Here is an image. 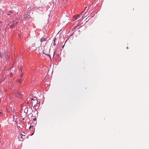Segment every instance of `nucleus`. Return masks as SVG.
I'll list each match as a JSON object with an SVG mask.
<instances>
[{
    "label": "nucleus",
    "mask_w": 149,
    "mask_h": 149,
    "mask_svg": "<svg viewBox=\"0 0 149 149\" xmlns=\"http://www.w3.org/2000/svg\"><path fill=\"white\" fill-rule=\"evenodd\" d=\"M36 47L37 48L38 47V52L39 53H40L41 52H43L44 54H45V55H48V52H49V49L48 50L46 51L45 50V49H47V47L46 46H45L44 47H43L42 46L41 47H38V46H36Z\"/></svg>",
    "instance_id": "f257e3e1"
},
{
    "label": "nucleus",
    "mask_w": 149,
    "mask_h": 149,
    "mask_svg": "<svg viewBox=\"0 0 149 149\" xmlns=\"http://www.w3.org/2000/svg\"><path fill=\"white\" fill-rule=\"evenodd\" d=\"M14 16V14L13 13H10L7 14V17L9 18H12Z\"/></svg>",
    "instance_id": "f03ea898"
},
{
    "label": "nucleus",
    "mask_w": 149,
    "mask_h": 149,
    "mask_svg": "<svg viewBox=\"0 0 149 149\" xmlns=\"http://www.w3.org/2000/svg\"><path fill=\"white\" fill-rule=\"evenodd\" d=\"M47 40V38H42L40 39L41 42H42L44 41H46Z\"/></svg>",
    "instance_id": "7ed1b4c3"
},
{
    "label": "nucleus",
    "mask_w": 149,
    "mask_h": 149,
    "mask_svg": "<svg viewBox=\"0 0 149 149\" xmlns=\"http://www.w3.org/2000/svg\"><path fill=\"white\" fill-rule=\"evenodd\" d=\"M18 95H17L18 97H19V98H21L22 97V94H21L19 92L17 93Z\"/></svg>",
    "instance_id": "20e7f679"
},
{
    "label": "nucleus",
    "mask_w": 149,
    "mask_h": 149,
    "mask_svg": "<svg viewBox=\"0 0 149 149\" xmlns=\"http://www.w3.org/2000/svg\"><path fill=\"white\" fill-rule=\"evenodd\" d=\"M56 38H55L54 39V44H53V45H54V46H55L56 45V44L55 43V42H56Z\"/></svg>",
    "instance_id": "39448f33"
},
{
    "label": "nucleus",
    "mask_w": 149,
    "mask_h": 149,
    "mask_svg": "<svg viewBox=\"0 0 149 149\" xmlns=\"http://www.w3.org/2000/svg\"><path fill=\"white\" fill-rule=\"evenodd\" d=\"M18 22H13V24H12L11 25H10V26H13V25H15V24H16Z\"/></svg>",
    "instance_id": "423d86ee"
},
{
    "label": "nucleus",
    "mask_w": 149,
    "mask_h": 149,
    "mask_svg": "<svg viewBox=\"0 0 149 149\" xmlns=\"http://www.w3.org/2000/svg\"><path fill=\"white\" fill-rule=\"evenodd\" d=\"M80 17H79V15L75 16H74V18H76L77 19H78V18H79Z\"/></svg>",
    "instance_id": "0eeeda50"
},
{
    "label": "nucleus",
    "mask_w": 149,
    "mask_h": 149,
    "mask_svg": "<svg viewBox=\"0 0 149 149\" xmlns=\"http://www.w3.org/2000/svg\"><path fill=\"white\" fill-rule=\"evenodd\" d=\"M17 82L19 83V84H21V81H20V79H19L17 81Z\"/></svg>",
    "instance_id": "6e6552de"
},
{
    "label": "nucleus",
    "mask_w": 149,
    "mask_h": 149,
    "mask_svg": "<svg viewBox=\"0 0 149 149\" xmlns=\"http://www.w3.org/2000/svg\"><path fill=\"white\" fill-rule=\"evenodd\" d=\"M13 84V82L12 81L10 82L9 84L10 86H12Z\"/></svg>",
    "instance_id": "1a4fd4ad"
},
{
    "label": "nucleus",
    "mask_w": 149,
    "mask_h": 149,
    "mask_svg": "<svg viewBox=\"0 0 149 149\" xmlns=\"http://www.w3.org/2000/svg\"><path fill=\"white\" fill-rule=\"evenodd\" d=\"M33 127V126H30L29 127V129L30 130H31V128H32V127Z\"/></svg>",
    "instance_id": "9d476101"
},
{
    "label": "nucleus",
    "mask_w": 149,
    "mask_h": 149,
    "mask_svg": "<svg viewBox=\"0 0 149 149\" xmlns=\"http://www.w3.org/2000/svg\"><path fill=\"white\" fill-rule=\"evenodd\" d=\"M13 74L12 73L10 74V76L11 77H12L13 76Z\"/></svg>",
    "instance_id": "9b49d317"
},
{
    "label": "nucleus",
    "mask_w": 149,
    "mask_h": 149,
    "mask_svg": "<svg viewBox=\"0 0 149 149\" xmlns=\"http://www.w3.org/2000/svg\"><path fill=\"white\" fill-rule=\"evenodd\" d=\"M22 136H25V135H23V134H22Z\"/></svg>",
    "instance_id": "f8f14e48"
},
{
    "label": "nucleus",
    "mask_w": 149,
    "mask_h": 149,
    "mask_svg": "<svg viewBox=\"0 0 149 149\" xmlns=\"http://www.w3.org/2000/svg\"><path fill=\"white\" fill-rule=\"evenodd\" d=\"M36 120V118H35L34 119H33V120L34 121H35Z\"/></svg>",
    "instance_id": "ddd939ff"
},
{
    "label": "nucleus",
    "mask_w": 149,
    "mask_h": 149,
    "mask_svg": "<svg viewBox=\"0 0 149 149\" xmlns=\"http://www.w3.org/2000/svg\"><path fill=\"white\" fill-rule=\"evenodd\" d=\"M2 22L1 21H0V25H1V23Z\"/></svg>",
    "instance_id": "4468645a"
},
{
    "label": "nucleus",
    "mask_w": 149,
    "mask_h": 149,
    "mask_svg": "<svg viewBox=\"0 0 149 149\" xmlns=\"http://www.w3.org/2000/svg\"><path fill=\"white\" fill-rule=\"evenodd\" d=\"M1 30V25H0V31Z\"/></svg>",
    "instance_id": "2eb2a0df"
},
{
    "label": "nucleus",
    "mask_w": 149,
    "mask_h": 149,
    "mask_svg": "<svg viewBox=\"0 0 149 149\" xmlns=\"http://www.w3.org/2000/svg\"><path fill=\"white\" fill-rule=\"evenodd\" d=\"M22 76H23V75H21V78L22 77Z\"/></svg>",
    "instance_id": "dca6fc26"
},
{
    "label": "nucleus",
    "mask_w": 149,
    "mask_h": 149,
    "mask_svg": "<svg viewBox=\"0 0 149 149\" xmlns=\"http://www.w3.org/2000/svg\"><path fill=\"white\" fill-rule=\"evenodd\" d=\"M14 111V108H13V112Z\"/></svg>",
    "instance_id": "f3484780"
},
{
    "label": "nucleus",
    "mask_w": 149,
    "mask_h": 149,
    "mask_svg": "<svg viewBox=\"0 0 149 149\" xmlns=\"http://www.w3.org/2000/svg\"><path fill=\"white\" fill-rule=\"evenodd\" d=\"M33 133H33L31 135H33Z\"/></svg>",
    "instance_id": "a211bd4d"
},
{
    "label": "nucleus",
    "mask_w": 149,
    "mask_h": 149,
    "mask_svg": "<svg viewBox=\"0 0 149 149\" xmlns=\"http://www.w3.org/2000/svg\"><path fill=\"white\" fill-rule=\"evenodd\" d=\"M15 117V116H13V118H14Z\"/></svg>",
    "instance_id": "6ab92c4d"
},
{
    "label": "nucleus",
    "mask_w": 149,
    "mask_h": 149,
    "mask_svg": "<svg viewBox=\"0 0 149 149\" xmlns=\"http://www.w3.org/2000/svg\"><path fill=\"white\" fill-rule=\"evenodd\" d=\"M1 113V112H0V114Z\"/></svg>",
    "instance_id": "aec40b11"
}]
</instances>
